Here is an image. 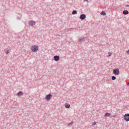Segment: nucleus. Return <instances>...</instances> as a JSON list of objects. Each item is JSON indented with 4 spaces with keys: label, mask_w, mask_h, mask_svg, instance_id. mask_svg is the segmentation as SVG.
<instances>
[{
    "label": "nucleus",
    "mask_w": 129,
    "mask_h": 129,
    "mask_svg": "<svg viewBox=\"0 0 129 129\" xmlns=\"http://www.w3.org/2000/svg\"><path fill=\"white\" fill-rule=\"evenodd\" d=\"M39 49V47L37 45H34L31 47V50L34 52H37Z\"/></svg>",
    "instance_id": "obj_1"
},
{
    "label": "nucleus",
    "mask_w": 129,
    "mask_h": 129,
    "mask_svg": "<svg viewBox=\"0 0 129 129\" xmlns=\"http://www.w3.org/2000/svg\"><path fill=\"white\" fill-rule=\"evenodd\" d=\"M113 74L116 75H118L119 74V71L118 68L113 70Z\"/></svg>",
    "instance_id": "obj_2"
},
{
    "label": "nucleus",
    "mask_w": 129,
    "mask_h": 129,
    "mask_svg": "<svg viewBox=\"0 0 129 129\" xmlns=\"http://www.w3.org/2000/svg\"><path fill=\"white\" fill-rule=\"evenodd\" d=\"M124 118L125 120L129 121V114H125L124 116Z\"/></svg>",
    "instance_id": "obj_3"
},
{
    "label": "nucleus",
    "mask_w": 129,
    "mask_h": 129,
    "mask_svg": "<svg viewBox=\"0 0 129 129\" xmlns=\"http://www.w3.org/2000/svg\"><path fill=\"white\" fill-rule=\"evenodd\" d=\"M29 25L32 26L34 25H35V22L33 20H30L29 23Z\"/></svg>",
    "instance_id": "obj_4"
},
{
    "label": "nucleus",
    "mask_w": 129,
    "mask_h": 129,
    "mask_svg": "<svg viewBox=\"0 0 129 129\" xmlns=\"http://www.w3.org/2000/svg\"><path fill=\"white\" fill-rule=\"evenodd\" d=\"M52 96V95L50 94H49L46 95V99L47 100H49L51 98Z\"/></svg>",
    "instance_id": "obj_5"
},
{
    "label": "nucleus",
    "mask_w": 129,
    "mask_h": 129,
    "mask_svg": "<svg viewBox=\"0 0 129 129\" xmlns=\"http://www.w3.org/2000/svg\"><path fill=\"white\" fill-rule=\"evenodd\" d=\"M86 18L85 15L83 14H81L80 17V19L82 20H84Z\"/></svg>",
    "instance_id": "obj_6"
},
{
    "label": "nucleus",
    "mask_w": 129,
    "mask_h": 129,
    "mask_svg": "<svg viewBox=\"0 0 129 129\" xmlns=\"http://www.w3.org/2000/svg\"><path fill=\"white\" fill-rule=\"evenodd\" d=\"M84 37H81L79 38L78 39V41L79 42H81L84 41Z\"/></svg>",
    "instance_id": "obj_7"
},
{
    "label": "nucleus",
    "mask_w": 129,
    "mask_h": 129,
    "mask_svg": "<svg viewBox=\"0 0 129 129\" xmlns=\"http://www.w3.org/2000/svg\"><path fill=\"white\" fill-rule=\"evenodd\" d=\"M54 58L55 61H58L59 60V57L58 56H55L54 57Z\"/></svg>",
    "instance_id": "obj_8"
},
{
    "label": "nucleus",
    "mask_w": 129,
    "mask_h": 129,
    "mask_svg": "<svg viewBox=\"0 0 129 129\" xmlns=\"http://www.w3.org/2000/svg\"><path fill=\"white\" fill-rule=\"evenodd\" d=\"M23 93L21 91H20L18 92L17 94V96H21L23 95Z\"/></svg>",
    "instance_id": "obj_9"
},
{
    "label": "nucleus",
    "mask_w": 129,
    "mask_h": 129,
    "mask_svg": "<svg viewBox=\"0 0 129 129\" xmlns=\"http://www.w3.org/2000/svg\"><path fill=\"white\" fill-rule=\"evenodd\" d=\"M111 116V114L109 113H106L105 115V117H110Z\"/></svg>",
    "instance_id": "obj_10"
},
{
    "label": "nucleus",
    "mask_w": 129,
    "mask_h": 129,
    "mask_svg": "<svg viewBox=\"0 0 129 129\" xmlns=\"http://www.w3.org/2000/svg\"><path fill=\"white\" fill-rule=\"evenodd\" d=\"M123 14L124 15H126L128 14L129 12L127 10H124L123 12Z\"/></svg>",
    "instance_id": "obj_11"
},
{
    "label": "nucleus",
    "mask_w": 129,
    "mask_h": 129,
    "mask_svg": "<svg viewBox=\"0 0 129 129\" xmlns=\"http://www.w3.org/2000/svg\"><path fill=\"white\" fill-rule=\"evenodd\" d=\"M65 107L67 108H69L70 107V105L69 104L66 103L65 105Z\"/></svg>",
    "instance_id": "obj_12"
},
{
    "label": "nucleus",
    "mask_w": 129,
    "mask_h": 129,
    "mask_svg": "<svg viewBox=\"0 0 129 129\" xmlns=\"http://www.w3.org/2000/svg\"><path fill=\"white\" fill-rule=\"evenodd\" d=\"M100 14L102 15H105L106 14V13L105 12L102 11L101 12Z\"/></svg>",
    "instance_id": "obj_13"
},
{
    "label": "nucleus",
    "mask_w": 129,
    "mask_h": 129,
    "mask_svg": "<svg viewBox=\"0 0 129 129\" xmlns=\"http://www.w3.org/2000/svg\"><path fill=\"white\" fill-rule=\"evenodd\" d=\"M77 11L76 10H73L72 12V14L73 15L76 14L77 13Z\"/></svg>",
    "instance_id": "obj_14"
},
{
    "label": "nucleus",
    "mask_w": 129,
    "mask_h": 129,
    "mask_svg": "<svg viewBox=\"0 0 129 129\" xmlns=\"http://www.w3.org/2000/svg\"><path fill=\"white\" fill-rule=\"evenodd\" d=\"M108 55L107 56V57H109L111 56L112 53L111 52H110L108 53Z\"/></svg>",
    "instance_id": "obj_15"
},
{
    "label": "nucleus",
    "mask_w": 129,
    "mask_h": 129,
    "mask_svg": "<svg viewBox=\"0 0 129 129\" xmlns=\"http://www.w3.org/2000/svg\"><path fill=\"white\" fill-rule=\"evenodd\" d=\"M74 123L73 122H72L71 123H69L68 124V126H70L71 125H72Z\"/></svg>",
    "instance_id": "obj_16"
},
{
    "label": "nucleus",
    "mask_w": 129,
    "mask_h": 129,
    "mask_svg": "<svg viewBox=\"0 0 129 129\" xmlns=\"http://www.w3.org/2000/svg\"><path fill=\"white\" fill-rule=\"evenodd\" d=\"M111 78L112 80H114L116 79V78L115 76H113Z\"/></svg>",
    "instance_id": "obj_17"
},
{
    "label": "nucleus",
    "mask_w": 129,
    "mask_h": 129,
    "mask_svg": "<svg viewBox=\"0 0 129 129\" xmlns=\"http://www.w3.org/2000/svg\"><path fill=\"white\" fill-rule=\"evenodd\" d=\"M9 50H7V51L6 52V53L7 54H8L9 53Z\"/></svg>",
    "instance_id": "obj_18"
},
{
    "label": "nucleus",
    "mask_w": 129,
    "mask_h": 129,
    "mask_svg": "<svg viewBox=\"0 0 129 129\" xmlns=\"http://www.w3.org/2000/svg\"><path fill=\"white\" fill-rule=\"evenodd\" d=\"M96 122H94L93 123L92 125L96 124Z\"/></svg>",
    "instance_id": "obj_19"
},
{
    "label": "nucleus",
    "mask_w": 129,
    "mask_h": 129,
    "mask_svg": "<svg viewBox=\"0 0 129 129\" xmlns=\"http://www.w3.org/2000/svg\"><path fill=\"white\" fill-rule=\"evenodd\" d=\"M126 53L127 54H129V50L127 51Z\"/></svg>",
    "instance_id": "obj_20"
},
{
    "label": "nucleus",
    "mask_w": 129,
    "mask_h": 129,
    "mask_svg": "<svg viewBox=\"0 0 129 129\" xmlns=\"http://www.w3.org/2000/svg\"><path fill=\"white\" fill-rule=\"evenodd\" d=\"M88 0H83L84 2H85V1L87 2Z\"/></svg>",
    "instance_id": "obj_21"
},
{
    "label": "nucleus",
    "mask_w": 129,
    "mask_h": 129,
    "mask_svg": "<svg viewBox=\"0 0 129 129\" xmlns=\"http://www.w3.org/2000/svg\"><path fill=\"white\" fill-rule=\"evenodd\" d=\"M125 6H126V7H129V5H126Z\"/></svg>",
    "instance_id": "obj_22"
},
{
    "label": "nucleus",
    "mask_w": 129,
    "mask_h": 129,
    "mask_svg": "<svg viewBox=\"0 0 129 129\" xmlns=\"http://www.w3.org/2000/svg\"><path fill=\"white\" fill-rule=\"evenodd\" d=\"M127 85H129V82L128 83V84Z\"/></svg>",
    "instance_id": "obj_23"
}]
</instances>
